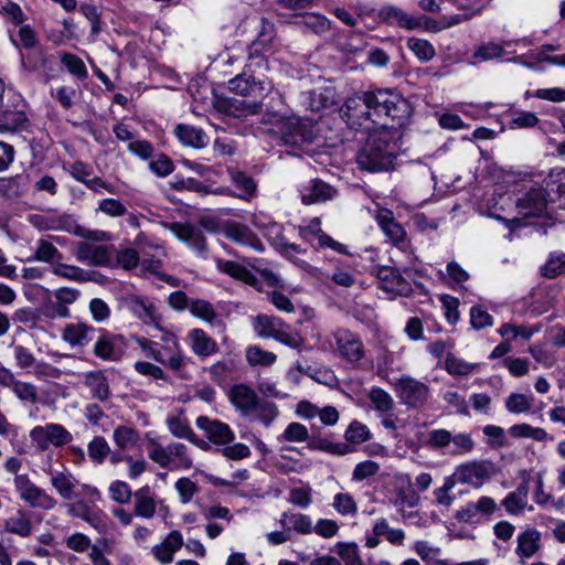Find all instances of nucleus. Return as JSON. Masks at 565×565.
<instances>
[{
    "instance_id": "obj_62",
    "label": "nucleus",
    "mask_w": 565,
    "mask_h": 565,
    "mask_svg": "<svg viewBox=\"0 0 565 565\" xmlns=\"http://www.w3.org/2000/svg\"><path fill=\"white\" fill-rule=\"evenodd\" d=\"M63 65L67 71L78 78H86L88 73L82 58L72 53H63L61 56Z\"/></svg>"
},
{
    "instance_id": "obj_41",
    "label": "nucleus",
    "mask_w": 565,
    "mask_h": 565,
    "mask_svg": "<svg viewBox=\"0 0 565 565\" xmlns=\"http://www.w3.org/2000/svg\"><path fill=\"white\" fill-rule=\"evenodd\" d=\"M139 438L138 430L131 426L119 425L113 433V440L116 447L122 451L135 447Z\"/></svg>"
},
{
    "instance_id": "obj_17",
    "label": "nucleus",
    "mask_w": 565,
    "mask_h": 565,
    "mask_svg": "<svg viewBox=\"0 0 565 565\" xmlns=\"http://www.w3.org/2000/svg\"><path fill=\"white\" fill-rule=\"evenodd\" d=\"M134 514L138 518L150 520L156 515L158 505L162 504L157 500L154 492L149 486L134 491Z\"/></svg>"
},
{
    "instance_id": "obj_10",
    "label": "nucleus",
    "mask_w": 565,
    "mask_h": 565,
    "mask_svg": "<svg viewBox=\"0 0 565 565\" xmlns=\"http://www.w3.org/2000/svg\"><path fill=\"white\" fill-rule=\"evenodd\" d=\"M195 425L204 433L205 437L217 447L228 445L235 439V434L232 428L218 419L199 416L195 419Z\"/></svg>"
},
{
    "instance_id": "obj_56",
    "label": "nucleus",
    "mask_w": 565,
    "mask_h": 565,
    "mask_svg": "<svg viewBox=\"0 0 565 565\" xmlns=\"http://www.w3.org/2000/svg\"><path fill=\"white\" fill-rule=\"evenodd\" d=\"M110 499L119 504H127L134 498V492L130 486L121 480L110 482L108 487Z\"/></svg>"
},
{
    "instance_id": "obj_60",
    "label": "nucleus",
    "mask_w": 565,
    "mask_h": 565,
    "mask_svg": "<svg viewBox=\"0 0 565 565\" xmlns=\"http://www.w3.org/2000/svg\"><path fill=\"white\" fill-rule=\"evenodd\" d=\"M275 35V26L271 22L267 21L266 19H260V31L258 33L257 39L253 42L250 46V52L254 55H257L258 47H265L267 44L270 43V41L274 39Z\"/></svg>"
},
{
    "instance_id": "obj_42",
    "label": "nucleus",
    "mask_w": 565,
    "mask_h": 565,
    "mask_svg": "<svg viewBox=\"0 0 565 565\" xmlns=\"http://www.w3.org/2000/svg\"><path fill=\"white\" fill-rule=\"evenodd\" d=\"M171 458V469H191L193 459L188 447L181 443L169 444L168 450Z\"/></svg>"
},
{
    "instance_id": "obj_34",
    "label": "nucleus",
    "mask_w": 565,
    "mask_h": 565,
    "mask_svg": "<svg viewBox=\"0 0 565 565\" xmlns=\"http://www.w3.org/2000/svg\"><path fill=\"white\" fill-rule=\"evenodd\" d=\"M216 268L234 279L243 281L249 286H256L257 278L253 275V273L244 267L243 265L228 260V259H216Z\"/></svg>"
},
{
    "instance_id": "obj_27",
    "label": "nucleus",
    "mask_w": 565,
    "mask_h": 565,
    "mask_svg": "<svg viewBox=\"0 0 565 565\" xmlns=\"http://www.w3.org/2000/svg\"><path fill=\"white\" fill-rule=\"evenodd\" d=\"M458 9L462 10V13L443 17L441 26L434 25V31H440L441 29L455 26L463 21L470 20L472 17L480 12V8L476 6L472 0H449Z\"/></svg>"
},
{
    "instance_id": "obj_37",
    "label": "nucleus",
    "mask_w": 565,
    "mask_h": 565,
    "mask_svg": "<svg viewBox=\"0 0 565 565\" xmlns=\"http://www.w3.org/2000/svg\"><path fill=\"white\" fill-rule=\"evenodd\" d=\"M529 486L522 482L514 491L510 492L502 501L505 511L511 515L522 513L527 504Z\"/></svg>"
},
{
    "instance_id": "obj_50",
    "label": "nucleus",
    "mask_w": 565,
    "mask_h": 565,
    "mask_svg": "<svg viewBox=\"0 0 565 565\" xmlns=\"http://www.w3.org/2000/svg\"><path fill=\"white\" fill-rule=\"evenodd\" d=\"M14 395L23 403L36 404L39 402L38 388L30 382L14 380L10 385Z\"/></svg>"
},
{
    "instance_id": "obj_39",
    "label": "nucleus",
    "mask_w": 565,
    "mask_h": 565,
    "mask_svg": "<svg viewBox=\"0 0 565 565\" xmlns=\"http://www.w3.org/2000/svg\"><path fill=\"white\" fill-rule=\"evenodd\" d=\"M232 183L239 191L237 196L243 200H250L256 194L257 184L254 179L243 171L230 170Z\"/></svg>"
},
{
    "instance_id": "obj_23",
    "label": "nucleus",
    "mask_w": 565,
    "mask_h": 565,
    "mask_svg": "<svg viewBox=\"0 0 565 565\" xmlns=\"http://www.w3.org/2000/svg\"><path fill=\"white\" fill-rule=\"evenodd\" d=\"M100 335L98 337L94 345V354L104 361H116L120 356L118 343L121 342L122 337L111 334L108 331L99 330Z\"/></svg>"
},
{
    "instance_id": "obj_40",
    "label": "nucleus",
    "mask_w": 565,
    "mask_h": 565,
    "mask_svg": "<svg viewBox=\"0 0 565 565\" xmlns=\"http://www.w3.org/2000/svg\"><path fill=\"white\" fill-rule=\"evenodd\" d=\"M4 529L20 537H28L32 532V522L23 510H18L4 521Z\"/></svg>"
},
{
    "instance_id": "obj_30",
    "label": "nucleus",
    "mask_w": 565,
    "mask_h": 565,
    "mask_svg": "<svg viewBox=\"0 0 565 565\" xmlns=\"http://www.w3.org/2000/svg\"><path fill=\"white\" fill-rule=\"evenodd\" d=\"M541 532L534 527L526 529L518 535L515 554L523 558L532 557L541 547Z\"/></svg>"
},
{
    "instance_id": "obj_29",
    "label": "nucleus",
    "mask_w": 565,
    "mask_h": 565,
    "mask_svg": "<svg viewBox=\"0 0 565 565\" xmlns=\"http://www.w3.org/2000/svg\"><path fill=\"white\" fill-rule=\"evenodd\" d=\"M83 376V383L89 390L93 398L100 402L108 399L110 395V388L108 380L103 371H90L85 373Z\"/></svg>"
},
{
    "instance_id": "obj_43",
    "label": "nucleus",
    "mask_w": 565,
    "mask_h": 565,
    "mask_svg": "<svg viewBox=\"0 0 565 565\" xmlns=\"http://www.w3.org/2000/svg\"><path fill=\"white\" fill-rule=\"evenodd\" d=\"M281 322L282 321L276 317L258 315L253 320V327L259 338L268 339L274 337L277 329L281 327Z\"/></svg>"
},
{
    "instance_id": "obj_54",
    "label": "nucleus",
    "mask_w": 565,
    "mask_h": 565,
    "mask_svg": "<svg viewBox=\"0 0 565 565\" xmlns=\"http://www.w3.org/2000/svg\"><path fill=\"white\" fill-rule=\"evenodd\" d=\"M477 369V364L448 354L445 359V370L454 376H467Z\"/></svg>"
},
{
    "instance_id": "obj_22",
    "label": "nucleus",
    "mask_w": 565,
    "mask_h": 565,
    "mask_svg": "<svg viewBox=\"0 0 565 565\" xmlns=\"http://www.w3.org/2000/svg\"><path fill=\"white\" fill-rule=\"evenodd\" d=\"M32 223L40 231H64L72 233L75 228V222L71 215L47 213L35 215Z\"/></svg>"
},
{
    "instance_id": "obj_1",
    "label": "nucleus",
    "mask_w": 565,
    "mask_h": 565,
    "mask_svg": "<svg viewBox=\"0 0 565 565\" xmlns=\"http://www.w3.org/2000/svg\"><path fill=\"white\" fill-rule=\"evenodd\" d=\"M340 111L350 128L370 132L394 121L404 125L411 105L393 92L379 89L347 98Z\"/></svg>"
},
{
    "instance_id": "obj_32",
    "label": "nucleus",
    "mask_w": 565,
    "mask_h": 565,
    "mask_svg": "<svg viewBox=\"0 0 565 565\" xmlns=\"http://www.w3.org/2000/svg\"><path fill=\"white\" fill-rule=\"evenodd\" d=\"M192 351L201 358L210 356L218 351L217 343L202 329H193L188 334Z\"/></svg>"
},
{
    "instance_id": "obj_36",
    "label": "nucleus",
    "mask_w": 565,
    "mask_h": 565,
    "mask_svg": "<svg viewBox=\"0 0 565 565\" xmlns=\"http://www.w3.org/2000/svg\"><path fill=\"white\" fill-rule=\"evenodd\" d=\"M226 236L242 245L252 247L255 250L264 249L260 239L246 226L241 224H232L226 228Z\"/></svg>"
},
{
    "instance_id": "obj_24",
    "label": "nucleus",
    "mask_w": 565,
    "mask_h": 565,
    "mask_svg": "<svg viewBox=\"0 0 565 565\" xmlns=\"http://www.w3.org/2000/svg\"><path fill=\"white\" fill-rule=\"evenodd\" d=\"M169 431L177 438H183L193 445L205 449L207 444L200 439L190 426L189 420L181 415H170L166 419Z\"/></svg>"
},
{
    "instance_id": "obj_15",
    "label": "nucleus",
    "mask_w": 565,
    "mask_h": 565,
    "mask_svg": "<svg viewBox=\"0 0 565 565\" xmlns=\"http://www.w3.org/2000/svg\"><path fill=\"white\" fill-rule=\"evenodd\" d=\"M169 230L175 235L178 239L186 244L198 254L206 252V239L200 227L189 223H172Z\"/></svg>"
},
{
    "instance_id": "obj_21",
    "label": "nucleus",
    "mask_w": 565,
    "mask_h": 565,
    "mask_svg": "<svg viewBox=\"0 0 565 565\" xmlns=\"http://www.w3.org/2000/svg\"><path fill=\"white\" fill-rule=\"evenodd\" d=\"M95 331V328L86 322H73L63 329L62 339L71 347H86L94 339Z\"/></svg>"
},
{
    "instance_id": "obj_35",
    "label": "nucleus",
    "mask_w": 565,
    "mask_h": 565,
    "mask_svg": "<svg viewBox=\"0 0 565 565\" xmlns=\"http://www.w3.org/2000/svg\"><path fill=\"white\" fill-rule=\"evenodd\" d=\"M231 401L237 409L248 413L256 408L258 398L250 387L236 385L231 391Z\"/></svg>"
},
{
    "instance_id": "obj_4",
    "label": "nucleus",
    "mask_w": 565,
    "mask_h": 565,
    "mask_svg": "<svg viewBox=\"0 0 565 565\" xmlns=\"http://www.w3.org/2000/svg\"><path fill=\"white\" fill-rule=\"evenodd\" d=\"M274 130L285 145L290 146L311 143L317 135L313 122L298 116L277 119Z\"/></svg>"
},
{
    "instance_id": "obj_18",
    "label": "nucleus",
    "mask_w": 565,
    "mask_h": 565,
    "mask_svg": "<svg viewBox=\"0 0 565 565\" xmlns=\"http://www.w3.org/2000/svg\"><path fill=\"white\" fill-rule=\"evenodd\" d=\"M381 21L397 25L406 30H415L422 26V19L405 12L403 9L395 6H384L379 11Z\"/></svg>"
},
{
    "instance_id": "obj_2",
    "label": "nucleus",
    "mask_w": 565,
    "mask_h": 565,
    "mask_svg": "<svg viewBox=\"0 0 565 565\" xmlns=\"http://www.w3.org/2000/svg\"><path fill=\"white\" fill-rule=\"evenodd\" d=\"M402 125L390 122L387 127H380L370 131L369 136L356 153V163L360 169L369 172L386 171L393 167L399 150L397 129Z\"/></svg>"
},
{
    "instance_id": "obj_16",
    "label": "nucleus",
    "mask_w": 565,
    "mask_h": 565,
    "mask_svg": "<svg viewBox=\"0 0 565 565\" xmlns=\"http://www.w3.org/2000/svg\"><path fill=\"white\" fill-rule=\"evenodd\" d=\"M77 260L92 266H106L110 264V247L79 242L76 250Z\"/></svg>"
},
{
    "instance_id": "obj_48",
    "label": "nucleus",
    "mask_w": 565,
    "mask_h": 565,
    "mask_svg": "<svg viewBox=\"0 0 565 565\" xmlns=\"http://www.w3.org/2000/svg\"><path fill=\"white\" fill-rule=\"evenodd\" d=\"M509 433L514 438H530L535 441H544L548 437L545 429L525 423L511 426Z\"/></svg>"
},
{
    "instance_id": "obj_8",
    "label": "nucleus",
    "mask_w": 565,
    "mask_h": 565,
    "mask_svg": "<svg viewBox=\"0 0 565 565\" xmlns=\"http://www.w3.org/2000/svg\"><path fill=\"white\" fill-rule=\"evenodd\" d=\"M493 475L494 466L491 461L476 460L459 465L451 477L457 483L480 488L489 481Z\"/></svg>"
},
{
    "instance_id": "obj_7",
    "label": "nucleus",
    "mask_w": 565,
    "mask_h": 565,
    "mask_svg": "<svg viewBox=\"0 0 565 565\" xmlns=\"http://www.w3.org/2000/svg\"><path fill=\"white\" fill-rule=\"evenodd\" d=\"M13 483L19 498L30 508L49 511L56 507L57 501L33 483L28 475H15Z\"/></svg>"
},
{
    "instance_id": "obj_52",
    "label": "nucleus",
    "mask_w": 565,
    "mask_h": 565,
    "mask_svg": "<svg viewBox=\"0 0 565 565\" xmlns=\"http://www.w3.org/2000/svg\"><path fill=\"white\" fill-rule=\"evenodd\" d=\"M190 312L210 324L215 323L217 320V313L213 307V305L203 299L192 300L190 303Z\"/></svg>"
},
{
    "instance_id": "obj_12",
    "label": "nucleus",
    "mask_w": 565,
    "mask_h": 565,
    "mask_svg": "<svg viewBox=\"0 0 565 565\" xmlns=\"http://www.w3.org/2000/svg\"><path fill=\"white\" fill-rule=\"evenodd\" d=\"M375 220L385 234V236L398 248L408 247L407 234L404 227L394 218L393 212L387 209H381L375 215Z\"/></svg>"
},
{
    "instance_id": "obj_13",
    "label": "nucleus",
    "mask_w": 565,
    "mask_h": 565,
    "mask_svg": "<svg viewBox=\"0 0 565 565\" xmlns=\"http://www.w3.org/2000/svg\"><path fill=\"white\" fill-rule=\"evenodd\" d=\"M340 355L350 363L360 361L364 355L363 343L360 338L345 329L333 333Z\"/></svg>"
},
{
    "instance_id": "obj_31",
    "label": "nucleus",
    "mask_w": 565,
    "mask_h": 565,
    "mask_svg": "<svg viewBox=\"0 0 565 565\" xmlns=\"http://www.w3.org/2000/svg\"><path fill=\"white\" fill-rule=\"evenodd\" d=\"M335 194V189L326 182L316 180L302 191L301 200L305 204L309 205L332 200Z\"/></svg>"
},
{
    "instance_id": "obj_6",
    "label": "nucleus",
    "mask_w": 565,
    "mask_h": 565,
    "mask_svg": "<svg viewBox=\"0 0 565 565\" xmlns=\"http://www.w3.org/2000/svg\"><path fill=\"white\" fill-rule=\"evenodd\" d=\"M394 390L401 403L408 408H423L429 397V386L414 377L404 375L394 383Z\"/></svg>"
},
{
    "instance_id": "obj_44",
    "label": "nucleus",
    "mask_w": 565,
    "mask_h": 565,
    "mask_svg": "<svg viewBox=\"0 0 565 565\" xmlns=\"http://www.w3.org/2000/svg\"><path fill=\"white\" fill-rule=\"evenodd\" d=\"M282 526L294 529L301 534H309L313 531V525L310 516L301 513H282L280 520Z\"/></svg>"
},
{
    "instance_id": "obj_59",
    "label": "nucleus",
    "mask_w": 565,
    "mask_h": 565,
    "mask_svg": "<svg viewBox=\"0 0 565 565\" xmlns=\"http://www.w3.org/2000/svg\"><path fill=\"white\" fill-rule=\"evenodd\" d=\"M337 553L341 557L344 565H365L362 561L359 547L354 543H338Z\"/></svg>"
},
{
    "instance_id": "obj_38",
    "label": "nucleus",
    "mask_w": 565,
    "mask_h": 565,
    "mask_svg": "<svg viewBox=\"0 0 565 565\" xmlns=\"http://www.w3.org/2000/svg\"><path fill=\"white\" fill-rule=\"evenodd\" d=\"M366 396L370 401L371 408L379 414H388L395 407L392 395L379 386H372Z\"/></svg>"
},
{
    "instance_id": "obj_58",
    "label": "nucleus",
    "mask_w": 565,
    "mask_h": 565,
    "mask_svg": "<svg viewBox=\"0 0 565 565\" xmlns=\"http://www.w3.org/2000/svg\"><path fill=\"white\" fill-rule=\"evenodd\" d=\"M273 339L292 349H298L302 345L300 334L291 330L284 321L281 322V327L275 332Z\"/></svg>"
},
{
    "instance_id": "obj_63",
    "label": "nucleus",
    "mask_w": 565,
    "mask_h": 565,
    "mask_svg": "<svg viewBox=\"0 0 565 565\" xmlns=\"http://www.w3.org/2000/svg\"><path fill=\"white\" fill-rule=\"evenodd\" d=\"M456 483L452 477H448L440 488L434 490V497L438 505L449 508L454 503L455 498L450 495V491Z\"/></svg>"
},
{
    "instance_id": "obj_14",
    "label": "nucleus",
    "mask_w": 565,
    "mask_h": 565,
    "mask_svg": "<svg viewBox=\"0 0 565 565\" xmlns=\"http://www.w3.org/2000/svg\"><path fill=\"white\" fill-rule=\"evenodd\" d=\"M28 122L25 104L21 99L17 104H8L0 109V132L21 131L26 128Z\"/></svg>"
},
{
    "instance_id": "obj_61",
    "label": "nucleus",
    "mask_w": 565,
    "mask_h": 565,
    "mask_svg": "<svg viewBox=\"0 0 565 565\" xmlns=\"http://www.w3.org/2000/svg\"><path fill=\"white\" fill-rule=\"evenodd\" d=\"M302 23L318 35L327 33L331 28V22L324 15L318 13H307L302 18Z\"/></svg>"
},
{
    "instance_id": "obj_45",
    "label": "nucleus",
    "mask_w": 565,
    "mask_h": 565,
    "mask_svg": "<svg viewBox=\"0 0 565 565\" xmlns=\"http://www.w3.org/2000/svg\"><path fill=\"white\" fill-rule=\"evenodd\" d=\"M540 273L543 277L548 279L565 274V253H551L546 263L540 268Z\"/></svg>"
},
{
    "instance_id": "obj_20",
    "label": "nucleus",
    "mask_w": 565,
    "mask_h": 565,
    "mask_svg": "<svg viewBox=\"0 0 565 565\" xmlns=\"http://www.w3.org/2000/svg\"><path fill=\"white\" fill-rule=\"evenodd\" d=\"M183 546V537L179 531L170 532L166 539L151 548V554L161 564H170L174 554Z\"/></svg>"
},
{
    "instance_id": "obj_33",
    "label": "nucleus",
    "mask_w": 565,
    "mask_h": 565,
    "mask_svg": "<svg viewBox=\"0 0 565 565\" xmlns=\"http://www.w3.org/2000/svg\"><path fill=\"white\" fill-rule=\"evenodd\" d=\"M50 481L58 495L64 500H73L76 497L77 480L72 473L65 471L50 472Z\"/></svg>"
},
{
    "instance_id": "obj_46",
    "label": "nucleus",
    "mask_w": 565,
    "mask_h": 565,
    "mask_svg": "<svg viewBox=\"0 0 565 565\" xmlns=\"http://www.w3.org/2000/svg\"><path fill=\"white\" fill-rule=\"evenodd\" d=\"M307 107L312 111H319L333 104V94L330 88H319L308 92L305 96Z\"/></svg>"
},
{
    "instance_id": "obj_53",
    "label": "nucleus",
    "mask_w": 565,
    "mask_h": 565,
    "mask_svg": "<svg viewBox=\"0 0 565 565\" xmlns=\"http://www.w3.org/2000/svg\"><path fill=\"white\" fill-rule=\"evenodd\" d=\"M407 47L415 54L422 62H428L436 55L433 44L424 39L411 38L407 41Z\"/></svg>"
},
{
    "instance_id": "obj_51",
    "label": "nucleus",
    "mask_w": 565,
    "mask_h": 565,
    "mask_svg": "<svg viewBox=\"0 0 565 565\" xmlns=\"http://www.w3.org/2000/svg\"><path fill=\"white\" fill-rule=\"evenodd\" d=\"M498 332L502 338H505L507 340L521 338L525 341L530 340L532 335L536 332H539V328H533L529 326H518L512 323H503Z\"/></svg>"
},
{
    "instance_id": "obj_55",
    "label": "nucleus",
    "mask_w": 565,
    "mask_h": 565,
    "mask_svg": "<svg viewBox=\"0 0 565 565\" xmlns=\"http://www.w3.org/2000/svg\"><path fill=\"white\" fill-rule=\"evenodd\" d=\"M344 437L350 444H362L372 438L369 427L358 420H353L347 428Z\"/></svg>"
},
{
    "instance_id": "obj_57",
    "label": "nucleus",
    "mask_w": 565,
    "mask_h": 565,
    "mask_svg": "<svg viewBox=\"0 0 565 565\" xmlns=\"http://www.w3.org/2000/svg\"><path fill=\"white\" fill-rule=\"evenodd\" d=\"M246 360L250 365L270 366L276 362L277 356L275 353L264 351L255 345L246 350Z\"/></svg>"
},
{
    "instance_id": "obj_3",
    "label": "nucleus",
    "mask_w": 565,
    "mask_h": 565,
    "mask_svg": "<svg viewBox=\"0 0 565 565\" xmlns=\"http://www.w3.org/2000/svg\"><path fill=\"white\" fill-rule=\"evenodd\" d=\"M266 68L267 63L263 55L249 53L244 72L228 82L230 90L242 96H252L254 98V100L247 105L246 114H256L259 108V102L271 88L269 81L254 75L256 71Z\"/></svg>"
},
{
    "instance_id": "obj_11",
    "label": "nucleus",
    "mask_w": 565,
    "mask_h": 565,
    "mask_svg": "<svg viewBox=\"0 0 565 565\" xmlns=\"http://www.w3.org/2000/svg\"><path fill=\"white\" fill-rule=\"evenodd\" d=\"M547 207V193L543 188H532L516 201L519 214L524 217L542 216Z\"/></svg>"
},
{
    "instance_id": "obj_9",
    "label": "nucleus",
    "mask_w": 565,
    "mask_h": 565,
    "mask_svg": "<svg viewBox=\"0 0 565 565\" xmlns=\"http://www.w3.org/2000/svg\"><path fill=\"white\" fill-rule=\"evenodd\" d=\"M30 438L39 449L46 450L50 446L68 445L73 440V435L63 425L50 423L32 428Z\"/></svg>"
},
{
    "instance_id": "obj_26",
    "label": "nucleus",
    "mask_w": 565,
    "mask_h": 565,
    "mask_svg": "<svg viewBox=\"0 0 565 565\" xmlns=\"http://www.w3.org/2000/svg\"><path fill=\"white\" fill-rule=\"evenodd\" d=\"M129 309L146 324H158L160 316L154 303L146 297L134 296L129 299Z\"/></svg>"
},
{
    "instance_id": "obj_64",
    "label": "nucleus",
    "mask_w": 565,
    "mask_h": 565,
    "mask_svg": "<svg viewBox=\"0 0 565 565\" xmlns=\"http://www.w3.org/2000/svg\"><path fill=\"white\" fill-rule=\"evenodd\" d=\"M330 279L338 286L352 287L356 281L355 270L344 266H337Z\"/></svg>"
},
{
    "instance_id": "obj_28",
    "label": "nucleus",
    "mask_w": 565,
    "mask_h": 565,
    "mask_svg": "<svg viewBox=\"0 0 565 565\" xmlns=\"http://www.w3.org/2000/svg\"><path fill=\"white\" fill-rule=\"evenodd\" d=\"M174 136L182 145L192 148L201 149L209 143L206 134L201 128L192 125H177L174 128Z\"/></svg>"
},
{
    "instance_id": "obj_49",
    "label": "nucleus",
    "mask_w": 565,
    "mask_h": 565,
    "mask_svg": "<svg viewBox=\"0 0 565 565\" xmlns=\"http://www.w3.org/2000/svg\"><path fill=\"white\" fill-rule=\"evenodd\" d=\"M534 397L520 393H512L505 399V408L512 414L529 413L533 407Z\"/></svg>"
},
{
    "instance_id": "obj_19",
    "label": "nucleus",
    "mask_w": 565,
    "mask_h": 565,
    "mask_svg": "<svg viewBox=\"0 0 565 565\" xmlns=\"http://www.w3.org/2000/svg\"><path fill=\"white\" fill-rule=\"evenodd\" d=\"M380 288L396 295H406L411 291L409 282L402 277L399 271L390 266L377 269Z\"/></svg>"
},
{
    "instance_id": "obj_25",
    "label": "nucleus",
    "mask_w": 565,
    "mask_h": 565,
    "mask_svg": "<svg viewBox=\"0 0 565 565\" xmlns=\"http://www.w3.org/2000/svg\"><path fill=\"white\" fill-rule=\"evenodd\" d=\"M316 0H277L276 4L278 10H287L291 13L278 11L277 14L279 19L286 23L296 22L295 19L303 18L310 10Z\"/></svg>"
},
{
    "instance_id": "obj_47",
    "label": "nucleus",
    "mask_w": 565,
    "mask_h": 565,
    "mask_svg": "<svg viewBox=\"0 0 565 565\" xmlns=\"http://www.w3.org/2000/svg\"><path fill=\"white\" fill-rule=\"evenodd\" d=\"M87 454L95 465H102L111 454V449L104 437L95 436L87 445Z\"/></svg>"
},
{
    "instance_id": "obj_5",
    "label": "nucleus",
    "mask_w": 565,
    "mask_h": 565,
    "mask_svg": "<svg viewBox=\"0 0 565 565\" xmlns=\"http://www.w3.org/2000/svg\"><path fill=\"white\" fill-rule=\"evenodd\" d=\"M162 339L166 342V351H171L169 356H163V352L157 348L158 344L153 341L140 337H136L135 341L146 358L153 359L171 370H180L184 365L185 358L179 350L177 338L171 333H167Z\"/></svg>"
}]
</instances>
